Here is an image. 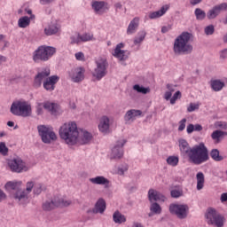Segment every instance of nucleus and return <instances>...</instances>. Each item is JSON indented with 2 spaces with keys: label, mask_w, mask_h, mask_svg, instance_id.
I'll return each instance as SVG.
<instances>
[{
  "label": "nucleus",
  "mask_w": 227,
  "mask_h": 227,
  "mask_svg": "<svg viewBox=\"0 0 227 227\" xmlns=\"http://www.w3.org/2000/svg\"><path fill=\"white\" fill-rule=\"evenodd\" d=\"M4 200H6V193L0 189V203L1 201H4Z\"/></svg>",
  "instance_id": "57"
},
{
  "label": "nucleus",
  "mask_w": 227,
  "mask_h": 227,
  "mask_svg": "<svg viewBox=\"0 0 227 227\" xmlns=\"http://www.w3.org/2000/svg\"><path fill=\"white\" fill-rule=\"evenodd\" d=\"M111 127V121L107 116H102L99 120L98 130L102 132V134H109V128Z\"/></svg>",
  "instance_id": "21"
},
{
  "label": "nucleus",
  "mask_w": 227,
  "mask_h": 227,
  "mask_svg": "<svg viewBox=\"0 0 227 227\" xmlns=\"http://www.w3.org/2000/svg\"><path fill=\"white\" fill-rule=\"evenodd\" d=\"M170 195L172 198H180L184 196V190L179 185L176 186V189L171 190Z\"/></svg>",
  "instance_id": "36"
},
{
  "label": "nucleus",
  "mask_w": 227,
  "mask_h": 227,
  "mask_svg": "<svg viewBox=\"0 0 227 227\" xmlns=\"http://www.w3.org/2000/svg\"><path fill=\"white\" fill-rule=\"evenodd\" d=\"M123 49H125V43H119L112 51V56L119 59V61H127L129 56H130V51Z\"/></svg>",
  "instance_id": "14"
},
{
  "label": "nucleus",
  "mask_w": 227,
  "mask_h": 227,
  "mask_svg": "<svg viewBox=\"0 0 227 227\" xmlns=\"http://www.w3.org/2000/svg\"><path fill=\"white\" fill-rule=\"evenodd\" d=\"M191 38H192V33H181L174 41L173 51L175 54H191L192 52V46L189 43Z\"/></svg>",
  "instance_id": "4"
},
{
  "label": "nucleus",
  "mask_w": 227,
  "mask_h": 227,
  "mask_svg": "<svg viewBox=\"0 0 227 227\" xmlns=\"http://www.w3.org/2000/svg\"><path fill=\"white\" fill-rule=\"evenodd\" d=\"M10 112L14 116H21L22 118H27L31 116L33 108L31 104L26 100H15L11 105Z\"/></svg>",
  "instance_id": "5"
},
{
  "label": "nucleus",
  "mask_w": 227,
  "mask_h": 227,
  "mask_svg": "<svg viewBox=\"0 0 227 227\" xmlns=\"http://www.w3.org/2000/svg\"><path fill=\"white\" fill-rule=\"evenodd\" d=\"M72 201L63 197H55L51 200H46L43 203V210L45 212H51L54 208H63L64 207H70Z\"/></svg>",
  "instance_id": "8"
},
{
  "label": "nucleus",
  "mask_w": 227,
  "mask_h": 227,
  "mask_svg": "<svg viewBox=\"0 0 227 227\" xmlns=\"http://www.w3.org/2000/svg\"><path fill=\"white\" fill-rule=\"evenodd\" d=\"M226 56H227V50L222 51L220 53V58H223V59H224V58H226Z\"/></svg>",
  "instance_id": "62"
},
{
  "label": "nucleus",
  "mask_w": 227,
  "mask_h": 227,
  "mask_svg": "<svg viewBox=\"0 0 227 227\" xmlns=\"http://www.w3.org/2000/svg\"><path fill=\"white\" fill-rule=\"evenodd\" d=\"M139 27V18H134L128 26L127 35H134Z\"/></svg>",
  "instance_id": "30"
},
{
  "label": "nucleus",
  "mask_w": 227,
  "mask_h": 227,
  "mask_svg": "<svg viewBox=\"0 0 227 227\" xmlns=\"http://www.w3.org/2000/svg\"><path fill=\"white\" fill-rule=\"evenodd\" d=\"M51 75V69L49 67H44L38 71L37 74L34 78V88H41L43 83V88L46 91H54L56 90V84L59 82V76Z\"/></svg>",
  "instance_id": "3"
},
{
  "label": "nucleus",
  "mask_w": 227,
  "mask_h": 227,
  "mask_svg": "<svg viewBox=\"0 0 227 227\" xmlns=\"http://www.w3.org/2000/svg\"><path fill=\"white\" fill-rule=\"evenodd\" d=\"M168 31H171V25L163 26L161 27V33L166 34L168 33Z\"/></svg>",
  "instance_id": "55"
},
{
  "label": "nucleus",
  "mask_w": 227,
  "mask_h": 227,
  "mask_svg": "<svg viewBox=\"0 0 227 227\" xmlns=\"http://www.w3.org/2000/svg\"><path fill=\"white\" fill-rule=\"evenodd\" d=\"M226 131H221L219 129L213 131V133L211 134L212 140L215 141V143H219L221 139H223L224 137H226Z\"/></svg>",
  "instance_id": "32"
},
{
  "label": "nucleus",
  "mask_w": 227,
  "mask_h": 227,
  "mask_svg": "<svg viewBox=\"0 0 227 227\" xmlns=\"http://www.w3.org/2000/svg\"><path fill=\"white\" fill-rule=\"evenodd\" d=\"M197 178V191H201L205 187V174L203 172H199L196 175Z\"/></svg>",
  "instance_id": "33"
},
{
  "label": "nucleus",
  "mask_w": 227,
  "mask_h": 227,
  "mask_svg": "<svg viewBox=\"0 0 227 227\" xmlns=\"http://www.w3.org/2000/svg\"><path fill=\"white\" fill-rule=\"evenodd\" d=\"M185 123H187V119L184 118L179 121V127L178 130L179 132H182L183 130H185Z\"/></svg>",
  "instance_id": "54"
},
{
  "label": "nucleus",
  "mask_w": 227,
  "mask_h": 227,
  "mask_svg": "<svg viewBox=\"0 0 227 227\" xmlns=\"http://www.w3.org/2000/svg\"><path fill=\"white\" fill-rule=\"evenodd\" d=\"M195 16L197 20H203L207 17V13L203 10L197 8L195 9Z\"/></svg>",
  "instance_id": "44"
},
{
  "label": "nucleus",
  "mask_w": 227,
  "mask_h": 227,
  "mask_svg": "<svg viewBox=\"0 0 227 227\" xmlns=\"http://www.w3.org/2000/svg\"><path fill=\"white\" fill-rule=\"evenodd\" d=\"M141 114H143L141 110L131 109L126 113L124 115V120L125 121H132V120L137 118V116H141Z\"/></svg>",
  "instance_id": "27"
},
{
  "label": "nucleus",
  "mask_w": 227,
  "mask_h": 227,
  "mask_svg": "<svg viewBox=\"0 0 227 227\" xmlns=\"http://www.w3.org/2000/svg\"><path fill=\"white\" fill-rule=\"evenodd\" d=\"M107 67L109 64L107 63V59L104 58H99L96 60V67L92 73L93 77L97 79V81H101L107 75Z\"/></svg>",
  "instance_id": "11"
},
{
  "label": "nucleus",
  "mask_w": 227,
  "mask_h": 227,
  "mask_svg": "<svg viewBox=\"0 0 227 227\" xmlns=\"http://www.w3.org/2000/svg\"><path fill=\"white\" fill-rule=\"evenodd\" d=\"M176 86L173 84H167V90L164 93L163 98L165 100H171V97H173V93H175Z\"/></svg>",
  "instance_id": "34"
},
{
  "label": "nucleus",
  "mask_w": 227,
  "mask_h": 227,
  "mask_svg": "<svg viewBox=\"0 0 227 227\" xmlns=\"http://www.w3.org/2000/svg\"><path fill=\"white\" fill-rule=\"evenodd\" d=\"M227 84V78L211 80L210 86L213 91H221Z\"/></svg>",
  "instance_id": "22"
},
{
  "label": "nucleus",
  "mask_w": 227,
  "mask_h": 227,
  "mask_svg": "<svg viewBox=\"0 0 227 227\" xmlns=\"http://www.w3.org/2000/svg\"><path fill=\"white\" fill-rule=\"evenodd\" d=\"M59 33V25L58 23H50L44 27V35L46 36H52V35H57Z\"/></svg>",
  "instance_id": "25"
},
{
  "label": "nucleus",
  "mask_w": 227,
  "mask_h": 227,
  "mask_svg": "<svg viewBox=\"0 0 227 227\" xmlns=\"http://www.w3.org/2000/svg\"><path fill=\"white\" fill-rule=\"evenodd\" d=\"M35 189V181H28L26 184L25 190H18L12 194V198L17 201L20 205H27L29 203V194L33 192Z\"/></svg>",
  "instance_id": "7"
},
{
  "label": "nucleus",
  "mask_w": 227,
  "mask_h": 227,
  "mask_svg": "<svg viewBox=\"0 0 227 227\" xmlns=\"http://www.w3.org/2000/svg\"><path fill=\"white\" fill-rule=\"evenodd\" d=\"M129 171V165L124 164L118 168L117 170H114L112 173L113 175H120L121 176L125 175Z\"/></svg>",
  "instance_id": "37"
},
{
  "label": "nucleus",
  "mask_w": 227,
  "mask_h": 227,
  "mask_svg": "<svg viewBox=\"0 0 227 227\" xmlns=\"http://www.w3.org/2000/svg\"><path fill=\"white\" fill-rule=\"evenodd\" d=\"M43 185L42 184V183H35L33 190L34 194H35L36 196L42 194V192L43 191Z\"/></svg>",
  "instance_id": "45"
},
{
  "label": "nucleus",
  "mask_w": 227,
  "mask_h": 227,
  "mask_svg": "<svg viewBox=\"0 0 227 227\" xmlns=\"http://www.w3.org/2000/svg\"><path fill=\"white\" fill-rule=\"evenodd\" d=\"M74 58L77 61H86V57L82 51H78L74 54Z\"/></svg>",
  "instance_id": "52"
},
{
  "label": "nucleus",
  "mask_w": 227,
  "mask_h": 227,
  "mask_svg": "<svg viewBox=\"0 0 227 227\" xmlns=\"http://www.w3.org/2000/svg\"><path fill=\"white\" fill-rule=\"evenodd\" d=\"M7 191H21L22 181H9L4 185Z\"/></svg>",
  "instance_id": "28"
},
{
  "label": "nucleus",
  "mask_w": 227,
  "mask_h": 227,
  "mask_svg": "<svg viewBox=\"0 0 227 227\" xmlns=\"http://www.w3.org/2000/svg\"><path fill=\"white\" fill-rule=\"evenodd\" d=\"M187 134H192L194 132V125L189 124L186 128Z\"/></svg>",
  "instance_id": "56"
},
{
  "label": "nucleus",
  "mask_w": 227,
  "mask_h": 227,
  "mask_svg": "<svg viewBox=\"0 0 227 227\" xmlns=\"http://www.w3.org/2000/svg\"><path fill=\"white\" fill-rule=\"evenodd\" d=\"M127 141L123 138L118 140L112 147L109 154L110 159H121L123 157V146Z\"/></svg>",
  "instance_id": "15"
},
{
  "label": "nucleus",
  "mask_w": 227,
  "mask_h": 227,
  "mask_svg": "<svg viewBox=\"0 0 227 227\" xmlns=\"http://www.w3.org/2000/svg\"><path fill=\"white\" fill-rule=\"evenodd\" d=\"M146 37V31L141 30L137 33V36L134 39V44L137 45L141 43Z\"/></svg>",
  "instance_id": "35"
},
{
  "label": "nucleus",
  "mask_w": 227,
  "mask_h": 227,
  "mask_svg": "<svg viewBox=\"0 0 227 227\" xmlns=\"http://www.w3.org/2000/svg\"><path fill=\"white\" fill-rule=\"evenodd\" d=\"M43 109H45V102H36L35 113L38 116L43 114Z\"/></svg>",
  "instance_id": "43"
},
{
  "label": "nucleus",
  "mask_w": 227,
  "mask_h": 227,
  "mask_svg": "<svg viewBox=\"0 0 227 227\" xmlns=\"http://www.w3.org/2000/svg\"><path fill=\"white\" fill-rule=\"evenodd\" d=\"M206 218L208 224H215L217 227L224 226V217L217 214V211L212 207L206 212Z\"/></svg>",
  "instance_id": "12"
},
{
  "label": "nucleus",
  "mask_w": 227,
  "mask_h": 227,
  "mask_svg": "<svg viewBox=\"0 0 227 227\" xmlns=\"http://www.w3.org/2000/svg\"><path fill=\"white\" fill-rule=\"evenodd\" d=\"M210 156L215 162H221L224 158L219 154V150L213 149L210 153Z\"/></svg>",
  "instance_id": "38"
},
{
  "label": "nucleus",
  "mask_w": 227,
  "mask_h": 227,
  "mask_svg": "<svg viewBox=\"0 0 227 227\" xmlns=\"http://www.w3.org/2000/svg\"><path fill=\"white\" fill-rule=\"evenodd\" d=\"M89 182L93 185H102L105 189H109L111 187V181L104 176H97L89 179Z\"/></svg>",
  "instance_id": "18"
},
{
  "label": "nucleus",
  "mask_w": 227,
  "mask_h": 227,
  "mask_svg": "<svg viewBox=\"0 0 227 227\" xmlns=\"http://www.w3.org/2000/svg\"><path fill=\"white\" fill-rule=\"evenodd\" d=\"M80 35L82 38L81 39L82 42H91V41L95 40V38L93 37V33H91V32L80 34Z\"/></svg>",
  "instance_id": "41"
},
{
  "label": "nucleus",
  "mask_w": 227,
  "mask_h": 227,
  "mask_svg": "<svg viewBox=\"0 0 227 227\" xmlns=\"http://www.w3.org/2000/svg\"><path fill=\"white\" fill-rule=\"evenodd\" d=\"M215 129H222V130H227V122L224 121H216L215 123Z\"/></svg>",
  "instance_id": "51"
},
{
  "label": "nucleus",
  "mask_w": 227,
  "mask_h": 227,
  "mask_svg": "<svg viewBox=\"0 0 227 227\" xmlns=\"http://www.w3.org/2000/svg\"><path fill=\"white\" fill-rule=\"evenodd\" d=\"M180 153L183 157H187L190 162L200 166L203 162L208 160V149L205 146V144L200 143L193 147L189 145L187 140L180 138L178 140Z\"/></svg>",
  "instance_id": "2"
},
{
  "label": "nucleus",
  "mask_w": 227,
  "mask_h": 227,
  "mask_svg": "<svg viewBox=\"0 0 227 227\" xmlns=\"http://www.w3.org/2000/svg\"><path fill=\"white\" fill-rule=\"evenodd\" d=\"M84 67H75L69 72V77L73 82H81L84 81Z\"/></svg>",
  "instance_id": "16"
},
{
  "label": "nucleus",
  "mask_w": 227,
  "mask_h": 227,
  "mask_svg": "<svg viewBox=\"0 0 227 227\" xmlns=\"http://www.w3.org/2000/svg\"><path fill=\"white\" fill-rule=\"evenodd\" d=\"M56 54V48L52 46L42 45L39 46L32 54V59L35 63L40 61H49L52 56Z\"/></svg>",
  "instance_id": "6"
},
{
  "label": "nucleus",
  "mask_w": 227,
  "mask_h": 227,
  "mask_svg": "<svg viewBox=\"0 0 227 227\" xmlns=\"http://www.w3.org/2000/svg\"><path fill=\"white\" fill-rule=\"evenodd\" d=\"M44 109L49 111V113H51V114L53 116H58V113H59V105L46 101L44 102Z\"/></svg>",
  "instance_id": "26"
},
{
  "label": "nucleus",
  "mask_w": 227,
  "mask_h": 227,
  "mask_svg": "<svg viewBox=\"0 0 227 227\" xmlns=\"http://www.w3.org/2000/svg\"><path fill=\"white\" fill-rule=\"evenodd\" d=\"M177 98H182V92H180V90L175 92L173 97L170 98V104H172V106L175 105Z\"/></svg>",
  "instance_id": "50"
},
{
  "label": "nucleus",
  "mask_w": 227,
  "mask_h": 227,
  "mask_svg": "<svg viewBox=\"0 0 227 227\" xmlns=\"http://www.w3.org/2000/svg\"><path fill=\"white\" fill-rule=\"evenodd\" d=\"M179 160L178 156H169L167 158V164L175 168L176 166H178Z\"/></svg>",
  "instance_id": "40"
},
{
  "label": "nucleus",
  "mask_w": 227,
  "mask_h": 227,
  "mask_svg": "<svg viewBox=\"0 0 227 227\" xmlns=\"http://www.w3.org/2000/svg\"><path fill=\"white\" fill-rule=\"evenodd\" d=\"M6 61V57L0 55V65L1 63H4Z\"/></svg>",
  "instance_id": "64"
},
{
  "label": "nucleus",
  "mask_w": 227,
  "mask_h": 227,
  "mask_svg": "<svg viewBox=\"0 0 227 227\" xmlns=\"http://www.w3.org/2000/svg\"><path fill=\"white\" fill-rule=\"evenodd\" d=\"M200 109V103H190L187 107L188 113H193V111H198Z\"/></svg>",
  "instance_id": "46"
},
{
  "label": "nucleus",
  "mask_w": 227,
  "mask_h": 227,
  "mask_svg": "<svg viewBox=\"0 0 227 227\" xmlns=\"http://www.w3.org/2000/svg\"><path fill=\"white\" fill-rule=\"evenodd\" d=\"M221 12L217 10V7L215 6L211 10L208 11L207 17V19H215Z\"/></svg>",
  "instance_id": "42"
},
{
  "label": "nucleus",
  "mask_w": 227,
  "mask_h": 227,
  "mask_svg": "<svg viewBox=\"0 0 227 227\" xmlns=\"http://www.w3.org/2000/svg\"><path fill=\"white\" fill-rule=\"evenodd\" d=\"M92 9L95 13L98 15H102V13H106L107 10H109V5L106 2L93 1L91 3Z\"/></svg>",
  "instance_id": "19"
},
{
  "label": "nucleus",
  "mask_w": 227,
  "mask_h": 227,
  "mask_svg": "<svg viewBox=\"0 0 227 227\" xmlns=\"http://www.w3.org/2000/svg\"><path fill=\"white\" fill-rule=\"evenodd\" d=\"M106 207V200L100 198L97 200L93 208L87 210V214H104Z\"/></svg>",
  "instance_id": "17"
},
{
  "label": "nucleus",
  "mask_w": 227,
  "mask_h": 227,
  "mask_svg": "<svg viewBox=\"0 0 227 227\" xmlns=\"http://www.w3.org/2000/svg\"><path fill=\"white\" fill-rule=\"evenodd\" d=\"M0 153L1 155H8V147L4 142H0Z\"/></svg>",
  "instance_id": "49"
},
{
  "label": "nucleus",
  "mask_w": 227,
  "mask_h": 227,
  "mask_svg": "<svg viewBox=\"0 0 227 227\" xmlns=\"http://www.w3.org/2000/svg\"><path fill=\"white\" fill-rule=\"evenodd\" d=\"M37 130L43 143L45 145H51V143H54L58 139L54 129L51 126L39 125Z\"/></svg>",
  "instance_id": "9"
},
{
  "label": "nucleus",
  "mask_w": 227,
  "mask_h": 227,
  "mask_svg": "<svg viewBox=\"0 0 227 227\" xmlns=\"http://www.w3.org/2000/svg\"><path fill=\"white\" fill-rule=\"evenodd\" d=\"M203 0H190V4H192V6H196V4H200Z\"/></svg>",
  "instance_id": "60"
},
{
  "label": "nucleus",
  "mask_w": 227,
  "mask_h": 227,
  "mask_svg": "<svg viewBox=\"0 0 227 227\" xmlns=\"http://www.w3.org/2000/svg\"><path fill=\"white\" fill-rule=\"evenodd\" d=\"M71 43H81L82 38H81V34H74L70 37Z\"/></svg>",
  "instance_id": "47"
},
{
  "label": "nucleus",
  "mask_w": 227,
  "mask_h": 227,
  "mask_svg": "<svg viewBox=\"0 0 227 227\" xmlns=\"http://www.w3.org/2000/svg\"><path fill=\"white\" fill-rule=\"evenodd\" d=\"M113 221L115 224H123L124 223H127V216L122 215L119 210H116L113 214Z\"/></svg>",
  "instance_id": "29"
},
{
  "label": "nucleus",
  "mask_w": 227,
  "mask_h": 227,
  "mask_svg": "<svg viewBox=\"0 0 227 227\" xmlns=\"http://www.w3.org/2000/svg\"><path fill=\"white\" fill-rule=\"evenodd\" d=\"M25 12L27 13V15H29L30 17H31V15H35V14H33V10H31L29 8H26Z\"/></svg>",
  "instance_id": "63"
},
{
  "label": "nucleus",
  "mask_w": 227,
  "mask_h": 227,
  "mask_svg": "<svg viewBox=\"0 0 227 227\" xmlns=\"http://www.w3.org/2000/svg\"><path fill=\"white\" fill-rule=\"evenodd\" d=\"M148 198L151 203H153V201H166V197H164L159 191L153 189L149 190Z\"/></svg>",
  "instance_id": "23"
},
{
  "label": "nucleus",
  "mask_w": 227,
  "mask_h": 227,
  "mask_svg": "<svg viewBox=\"0 0 227 227\" xmlns=\"http://www.w3.org/2000/svg\"><path fill=\"white\" fill-rule=\"evenodd\" d=\"M168 10H169V4H165L161 6L160 10L149 12L148 17L151 20L160 19V17H164V15H166Z\"/></svg>",
  "instance_id": "20"
},
{
  "label": "nucleus",
  "mask_w": 227,
  "mask_h": 227,
  "mask_svg": "<svg viewBox=\"0 0 227 227\" xmlns=\"http://www.w3.org/2000/svg\"><path fill=\"white\" fill-rule=\"evenodd\" d=\"M215 27H214V25L207 26V27L204 28V33H205V35H207V36H210L213 33H215Z\"/></svg>",
  "instance_id": "48"
},
{
  "label": "nucleus",
  "mask_w": 227,
  "mask_h": 227,
  "mask_svg": "<svg viewBox=\"0 0 227 227\" xmlns=\"http://www.w3.org/2000/svg\"><path fill=\"white\" fill-rule=\"evenodd\" d=\"M59 134L60 139L67 145V146H75L76 145H88L93 139L91 133L84 129H79L77 122L69 121L63 123Z\"/></svg>",
  "instance_id": "1"
},
{
  "label": "nucleus",
  "mask_w": 227,
  "mask_h": 227,
  "mask_svg": "<svg viewBox=\"0 0 227 227\" xmlns=\"http://www.w3.org/2000/svg\"><path fill=\"white\" fill-rule=\"evenodd\" d=\"M221 201H222V203H224V201H227V192L226 193H222Z\"/></svg>",
  "instance_id": "61"
},
{
  "label": "nucleus",
  "mask_w": 227,
  "mask_h": 227,
  "mask_svg": "<svg viewBox=\"0 0 227 227\" xmlns=\"http://www.w3.org/2000/svg\"><path fill=\"white\" fill-rule=\"evenodd\" d=\"M194 130L197 132H200V130H203V127L200 124L194 125Z\"/></svg>",
  "instance_id": "59"
},
{
  "label": "nucleus",
  "mask_w": 227,
  "mask_h": 227,
  "mask_svg": "<svg viewBox=\"0 0 227 227\" xmlns=\"http://www.w3.org/2000/svg\"><path fill=\"white\" fill-rule=\"evenodd\" d=\"M133 90L137 91V93H142L143 95H146V93H150V88H145L139 84H135L133 86Z\"/></svg>",
  "instance_id": "39"
},
{
  "label": "nucleus",
  "mask_w": 227,
  "mask_h": 227,
  "mask_svg": "<svg viewBox=\"0 0 227 227\" xmlns=\"http://www.w3.org/2000/svg\"><path fill=\"white\" fill-rule=\"evenodd\" d=\"M54 0H39L40 4H51Z\"/></svg>",
  "instance_id": "58"
},
{
  "label": "nucleus",
  "mask_w": 227,
  "mask_h": 227,
  "mask_svg": "<svg viewBox=\"0 0 227 227\" xmlns=\"http://www.w3.org/2000/svg\"><path fill=\"white\" fill-rule=\"evenodd\" d=\"M160 214H162V207L157 202H153L150 206V213L148 214L149 217L159 215Z\"/></svg>",
  "instance_id": "31"
},
{
  "label": "nucleus",
  "mask_w": 227,
  "mask_h": 227,
  "mask_svg": "<svg viewBox=\"0 0 227 227\" xmlns=\"http://www.w3.org/2000/svg\"><path fill=\"white\" fill-rule=\"evenodd\" d=\"M169 212L176 215L178 219H185L189 215V206L187 204H171L169 206Z\"/></svg>",
  "instance_id": "13"
},
{
  "label": "nucleus",
  "mask_w": 227,
  "mask_h": 227,
  "mask_svg": "<svg viewBox=\"0 0 227 227\" xmlns=\"http://www.w3.org/2000/svg\"><path fill=\"white\" fill-rule=\"evenodd\" d=\"M7 166L12 173H26V171H29V165L20 157L8 160Z\"/></svg>",
  "instance_id": "10"
},
{
  "label": "nucleus",
  "mask_w": 227,
  "mask_h": 227,
  "mask_svg": "<svg viewBox=\"0 0 227 227\" xmlns=\"http://www.w3.org/2000/svg\"><path fill=\"white\" fill-rule=\"evenodd\" d=\"M215 7H216L218 12L221 13V12H226L227 10V3H222L218 5H215Z\"/></svg>",
  "instance_id": "53"
},
{
  "label": "nucleus",
  "mask_w": 227,
  "mask_h": 227,
  "mask_svg": "<svg viewBox=\"0 0 227 227\" xmlns=\"http://www.w3.org/2000/svg\"><path fill=\"white\" fill-rule=\"evenodd\" d=\"M35 16H23L18 20V26L21 27V29H26V27H29V25L31 24V20H35Z\"/></svg>",
  "instance_id": "24"
}]
</instances>
